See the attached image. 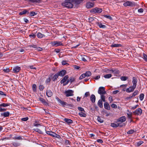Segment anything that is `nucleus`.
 <instances>
[{"mask_svg":"<svg viewBox=\"0 0 147 147\" xmlns=\"http://www.w3.org/2000/svg\"><path fill=\"white\" fill-rule=\"evenodd\" d=\"M76 0H65V1L61 3L62 5L65 7L71 8L73 7V3H75Z\"/></svg>","mask_w":147,"mask_h":147,"instance_id":"nucleus-1","label":"nucleus"},{"mask_svg":"<svg viewBox=\"0 0 147 147\" xmlns=\"http://www.w3.org/2000/svg\"><path fill=\"white\" fill-rule=\"evenodd\" d=\"M51 45L53 47H57L60 46H63V43L60 41H51L50 42Z\"/></svg>","mask_w":147,"mask_h":147,"instance_id":"nucleus-2","label":"nucleus"},{"mask_svg":"<svg viewBox=\"0 0 147 147\" xmlns=\"http://www.w3.org/2000/svg\"><path fill=\"white\" fill-rule=\"evenodd\" d=\"M102 11V10L101 8L95 7L93 8L91 10V12L93 13H100Z\"/></svg>","mask_w":147,"mask_h":147,"instance_id":"nucleus-3","label":"nucleus"},{"mask_svg":"<svg viewBox=\"0 0 147 147\" xmlns=\"http://www.w3.org/2000/svg\"><path fill=\"white\" fill-rule=\"evenodd\" d=\"M98 92L100 95L105 94L106 93V91L105 90V88L103 87H100L98 88Z\"/></svg>","mask_w":147,"mask_h":147,"instance_id":"nucleus-4","label":"nucleus"},{"mask_svg":"<svg viewBox=\"0 0 147 147\" xmlns=\"http://www.w3.org/2000/svg\"><path fill=\"white\" fill-rule=\"evenodd\" d=\"M123 5L125 7L127 6H135L136 5L135 3H132L131 1H127L126 2L124 3Z\"/></svg>","mask_w":147,"mask_h":147,"instance_id":"nucleus-5","label":"nucleus"},{"mask_svg":"<svg viewBox=\"0 0 147 147\" xmlns=\"http://www.w3.org/2000/svg\"><path fill=\"white\" fill-rule=\"evenodd\" d=\"M73 93L74 91L73 90H68L65 91V93L66 94V96L67 97H68L73 96L74 95Z\"/></svg>","mask_w":147,"mask_h":147,"instance_id":"nucleus-6","label":"nucleus"},{"mask_svg":"<svg viewBox=\"0 0 147 147\" xmlns=\"http://www.w3.org/2000/svg\"><path fill=\"white\" fill-rule=\"evenodd\" d=\"M46 132L47 134L53 137L59 138L60 136L59 135H57L52 131H47Z\"/></svg>","mask_w":147,"mask_h":147,"instance_id":"nucleus-7","label":"nucleus"},{"mask_svg":"<svg viewBox=\"0 0 147 147\" xmlns=\"http://www.w3.org/2000/svg\"><path fill=\"white\" fill-rule=\"evenodd\" d=\"M57 100L58 102L59 103H60V104L62 106L64 107H67V105H68V104L66 102H65L63 100H61L59 98H58V99Z\"/></svg>","mask_w":147,"mask_h":147,"instance_id":"nucleus-8","label":"nucleus"},{"mask_svg":"<svg viewBox=\"0 0 147 147\" xmlns=\"http://www.w3.org/2000/svg\"><path fill=\"white\" fill-rule=\"evenodd\" d=\"M136 88L132 86H131L129 87L126 89V91L128 93L131 92H133L134 90V89H135Z\"/></svg>","mask_w":147,"mask_h":147,"instance_id":"nucleus-9","label":"nucleus"},{"mask_svg":"<svg viewBox=\"0 0 147 147\" xmlns=\"http://www.w3.org/2000/svg\"><path fill=\"white\" fill-rule=\"evenodd\" d=\"M66 71L65 70H62L58 72L57 74L59 76H63L66 74Z\"/></svg>","mask_w":147,"mask_h":147,"instance_id":"nucleus-10","label":"nucleus"},{"mask_svg":"<svg viewBox=\"0 0 147 147\" xmlns=\"http://www.w3.org/2000/svg\"><path fill=\"white\" fill-rule=\"evenodd\" d=\"M126 121V117L125 116H123L117 119V122H120L121 123L124 122Z\"/></svg>","mask_w":147,"mask_h":147,"instance_id":"nucleus-11","label":"nucleus"},{"mask_svg":"<svg viewBox=\"0 0 147 147\" xmlns=\"http://www.w3.org/2000/svg\"><path fill=\"white\" fill-rule=\"evenodd\" d=\"M132 79L133 86L136 88L138 81L136 77H134Z\"/></svg>","mask_w":147,"mask_h":147,"instance_id":"nucleus-12","label":"nucleus"},{"mask_svg":"<svg viewBox=\"0 0 147 147\" xmlns=\"http://www.w3.org/2000/svg\"><path fill=\"white\" fill-rule=\"evenodd\" d=\"M68 78L69 76L68 75H66L60 81L61 83L62 84L63 83L64 84V83H65Z\"/></svg>","mask_w":147,"mask_h":147,"instance_id":"nucleus-13","label":"nucleus"},{"mask_svg":"<svg viewBox=\"0 0 147 147\" xmlns=\"http://www.w3.org/2000/svg\"><path fill=\"white\" fill-rule=\"evenodd\" d=\"M63 120L68 125H69L70 124L72 123L73 122V121L72 120L66 118H64Z\"/></svg>","mask_w":147,"mask_h":147,"instance_id":"nucleus-14","label":"nucleus"},{"mask_svg":"<svg viewBox=\"0 0 147 147\" xmlns=\"http://www.w3.org/2000/svg\"><path fill=\"white\" fill-rule=\"evenodd\" d=\"M96 23L100 28H106V26L105 25L102 24V23L100 22H96Z\"/></svg>","mask_w":147,"mask_h":147,"instance_id":"nucleus-15","label":"nucleus"},{"mask_svg":"<svg viewBox=\"0 0 147 147\" xmlns=\"http://www.w3.org/2000/svg\"><path fill=\"white\" fill-rule=\"evenodd\" d=\"M94 6V4L92 2H88L87 3L86 7L88 8H90Z\"/></svg>","mask_w":147,"mask_h":147,"instance_id":"nucleus-16","label":"nucleus"},{"mask_svg":"<svg viewBox=\"0 0 147 147\" xmlns=\"http://www.w3.org/2000/svg\"><path fill=\"white\" fill-rule=\"evenodd\" d=\"M9 106V104L8 103H2L1 104V110H5L7 109H2L1 108V107H7Z\"/></svg>","mask_w":147,"mask_h":147,"instance_id":"nucleus-17","label":"nucleus"},{"mask_svg":"<svg viewBox=\"0 0 147 147\" xmlns=\"http://www.w3.org/2000/svg\"><path fill=\"white\" fill-rule=\"evenodd\" d=\"M20 69V67L19 66H16L13 69V71L14 73H17L18 72Z\"/></svg>","mask_w":147,"mask_h":147,"instance_id":"nucleus-18","label":"nucleus"},{"mask_svg":"<svg viewBox=\"0 0 147 147\" xmlns=\"http://www.w3.org/2000/svg\"><path fill=\"white\" fill-rule=\"evenodd\" d=\"M110 71H111L114 74H119L120 73L119 71L116 69H112L110 70Z\"/></svg>","mask_w":147,"mask_h":147,"instance_id":"nucleus-19","label":"nucleus"},{"mask_svg":"<svg viewBox=\"0 0 147 147\" xmlns=\"http://www.w3.org/2000/svg\"><path fill=\"white\" fill-rule=\"evenodd\" d=\"M46 95L48 97L52 96L53 94V93L50 90H48L46 92Z\"/></svg>","mask_w":147,"mask_h":147,"instance_id":"nucleus-20","label":"nucleus"},{"mask_svg":"<svg viewBox=\"0 0 147 147\" xmlns=\"http://www.w3.org/2000/svg\"><path fill=\"white\" fill-rule=\"evenodd\" d=\"M39 100L44 105H48V103L45 101V100L43 98H40Z\"/></svg>","mask_w":147,"mask_h":147,"instance_id":"nucleus-21","label":"nucleus"},{"mask_svg":"<svg viewBox=\"0 0 147 147\" xmlns=\"http://www.w3.org/2000/svg\"><path fill=\"white\" fill-rule=\"evenodd\" d=\"M90 99L91 101L92 102V103H94L96 100V97L93 94H92L90 97Z\"/></svg>","mask_w":147,"mask_h":147,"instance_id":"nucleus-22","label":"nucleus"},{"mask_svg":"<svg viewBox=\"0 0 147 147\" xmlns=\"http://www.w3.org/2000/svg\"><path fill=\"white\" fill-rule=\"evenodd\" d=\"M79 115L80 117H85L86 116V114L85 113V111H81L79 113Z\"/></svg>","mask_w":147,"mask_h":147,"instance_id":"nucleus-23","label":"nucleus"},{"mask_svg":"<svg viewBox=\"0 0 147 147\" xmlns=\"http://www.w3.org/2000/svg\"><path fill=\"white\" fill-rule=\"evenodd\" d=\"M26 13H29V11H27L26 9H24L23 10L19 13V14L21 15H25Z\"/></svg>","mask_w":147,"mask_h":147,"instance_id":"nucleus-24","label":"nucleus"},{"mask_svg":"<svg viewBox=\"0 0 147 147\" xmlns=\"http://www.w3.org/2000/svg\"><path fill=\"white\" fill-rule=\"evenodd\" d=\"M37 36L38 38H42L43 37H45V35L41 34L40 32H38L37 34Z\"/></svg>","mask_w":147,"mask_h":147,"instance_id":"nucleus-25","label":"nucleus"},{"mask_svg":"<svg viewBox=\"0 0 147 147\" xmlns=\"http://www.w3.org/2000/svg\"><path fill=\"white\" fill-rule=\"evenodd\" d=\"M104 106L105 108L108 110L109 109L110 107L108 103L107 102H105L104 104Z\"/></svg>","mask_w":147,"mask_h":147,"instance_id":"nucleus-26","label":"nucleus"},{"mask_svg":"<svg viewBox=\"0 0 147 147\" xmlns=\"http://www.w3.org/2000/svg\"><path fill=\"white\" fill-rule=\"evenodd\" d=\"M97 104L98 106L100 108H102L103 107V105L102 100H101L100 99L99 100Z\"/></svg>","mask_w":147,"mask_h":147,"instance_id":"nucleus-27","label":"nucleus"},{"mask_svg":"<svg viewBox=\"0 0 147 147\" xmlns=\"http://www.w3.org/2000/svg\"><path fill=\"white\" fill-rule=\"evenodd\" d=\"M85 77H89L92 74L90 71H88L86 72L85 73H84Z\"/></svg>","mask_w":147,"mask_h":147,"instance_id":"nucleus-28","label":"nucleus"},{"mask_svg":"<svg viewBox=\"0 0 147 147\" xmlns=\"http://www.w3.org/2000/svg\"><path fill=\"white\" fill-rule=\"evenodd\" d=\"M9 113L8 112H4L1 114V115L2 116H3L5 117H7L9 116Z\"/></svg>","mask_w":147,"mask_h":147,"instance_id":"nucleus-29","label":"nucleus"},{"mask_svg":"<svg viewBox=\"0 0 147 147\" xmlns=\"http://www.w3.org/2000/svg\"><path fill=\"white\" fill-rule=\"evenodd\" d=\"M59 77L57 73L55 74L53 77L52 80L53 81H56Z\"/></svg>","mask_w":147,"mask_h":147,"instance_id":"nucleus-30","label":"nucleus"},{"mask_svg":"<svg viewBox=\"0 0 147 147\" xmlns=\"http://www.w3.org/2000/svg\"><path fill=\"white\" fill-rule=\"evenodd\" d=\"M80 60L84 62H86V61H87V60L85 58V57H86V56H85L84 55H80Z\"/></svg>","mask_w":147,"mask_h":147,"instance_id":"nucleus-31","label":"nucleus"},{"mask_svg":"<svg viewBox=\"0 0 147 147\" xmlns=\"http://www.w3.org/2000/svg\"><path fill=\"white\" fill-rule=\"evenodd\" d=\"M24 137L22 136H16L13 138V139L14 140H22L23 139V138Z\"/></svg>","mask_w":147,"mask_h":147,"instance_id":"nucleus-32","label":"nucleus"},{"mask_svg":"<svg viewBox=\"0 0 147 147\" xmlns=\"http://www.w3.org/2000/svg\"><path fill=\"white\" fill-rule=\"evenodd\" d=\"M121 45L120 44H112L111 45V47H121Z\"/></svg>","mask_w":147,"mask_h":147,"instance_id":"nucleus-33","label":"nucleus"},{"mask_svg":"<svg viewBox=\"0 0 147 147\" xmlns=\"http://www.w3.org/2000/svg\"><path fill=\"white\" fill-rule=\"evenodd\" d=\"M142 111H134L133 113L135 115H140L141 114Z\"/></svg>","mask_w":147,"mask_h":147,"instance_id":"nucleus-34","label":"nucleus"},{"mask_svg":"<svg viewBox=\"0 0 147 147\" xmlns=\"http://www.w3.org/2000/svg\"><path fill=\"white\" fill-rule=\"evenodd\" d=\"M119 126V123H117L115 124L114 123H111V126L114 127H117Z\"/></svg>","mask_w":147,"mask_h":147,"instance_id":"nucleus-35","label":"nucleus"},{"mask_svg":"<svg viewBox=\"0 0 147 147\" xmlns=\"http://www.w3.org/2000/svg\"><path fill=\"white\" fill-rule=\"evenodd\" d=\"M112 76L111 74H106L104 76V77L106 79H109L111 78Z\"/></svg>","mask_w":147,"mask_h":147,"instance_id":"nucleus-36","label":"nucleus"},{"mask_svg":"<svg viewBox=\"0 0 147 147\" xmlns=\"http://www.w3.org/2000/svg\"><path fill=\"white\" fill-rule=\"evenodd\" d=\"M128 78V77L122 76L120 78V79L122 81H125Z\"/></svg>","mask_w":147,"mask_h":147,"instance_id":"nucleus-37","label":"nucleus"},{"mask_svg":"<svg viewBox=\"0 0 147 147\" xmlns=\"http://www.w3.org/2000/svg\"><path fill=\"white\" fill-rule=\"evenodd\" d=\"M102 16L104 17L107 19H109L111 20H113L112 18L110 16L104 15Z\"/></svg>","mask_w":147,"mask_h":147,"instance_id":"nucleus-38","label":"nucleus"},{"mask_svg":"<svg viewBox=\"0 0 147 147\" xmlns=\"http://www.w3.org/2000/svg\"><path fill=\"white\" fill-rule=\"evenodd\" d=\"M6 96V94L5 93L1 91V97H2L4 98Z\"/></svg>","mask_w":147,"mask_h":147,"instance_id":"nucleus-39","label":"nucleus"},{"mask_svg":"<svg viewBox=\"0 0 147 147\" xmlns=\"http://www.w3.org/2000/svg\"><path fill=\"white\" fill-rule=\"evenodd\" d=\"M105 94H102L100 95L101 99V100H102V101L103 102L105 101Z\"/></svg>","mask_w":147,"mask_h":147,"instance_id":"nucleus-40","label":"nucleus"},{"mask_svg":"<svg viewBox=\"0 0 147 147\" xmlns=\"http://www.w3.org/2000/svg\"><path fill=\"white\" fill-rule=\"evenodd\" d=\"M67 108H70V109H74V105L71 104H68V105H67Z\"/></svg>","mask_w":147,"mask_h":147,"instance_id":"nucleus-41","label":"nucleus"},{"mask_svg":"<svg viewBox=\"0 0 147 147\" xmlns=\"http://www.w3.org/2000/svg\"><path fill=\"white\" fill-rule=\"evenodd\" d=\"M144 94L143 93L141 94L139 96L140 99V100L142 101L144 99Z\"/></svg>","mask_w":147,"mask_h":147,"instance_id":"nucleus-42","label":"nucleus"},{"mask_svg":"<svg viewBox=\"0 0 147 147\" xmlns=\"http://www.w3.org/2000/svg\"><path fill=\"white\" fill-rule=\"evenodd\" d=\"M101 113L103 114V115H105L106 116L108 117L110 113H107V111H102Z\"/></svg>","mask_w":147,"mask_h":147,"instance_id":"nucleus-43","label":"nucleus"},{"mask_svg":"<svg viewBox=\"0 0 147 147\" xmlns=\"http://www.w3.org/2000/svg\"><path fill=\"white\" fill-rule=\"evenodd\" d=\"M32 88L34 92H35L36 90V85L35 84H33L32 86Z\"/></svg>","mask_w":147,"mask_h":147,"instance_id":"nucleus-44","label":"nucleus"},{"mask_svg":"<svg viewBox=\"0 0 147 147\" xmlns=\"http://www.w3.org/2000/svg\"><path fill=\"white\" fill-rule=\"evenodd\" d=\"M98 121L100 123H102L104 122V120L101 119L99 116H98L97 118Z\"/></svg>","mask_w":147,"mask_h":147,"instance_id":"nucleus-45","label":"nucleus"},{"mask_svg":"<svg viewBox=\"0 0 147 147\" xmlns=\"http://www.w3.org/2000/svg\"><path fill=\"white\" fill-rule=\"evenodd\" d=\"M12 144L15 147H17L20 145V144L19 143L16 142H13L12 143Z\"/></svg>","mask_w":147,"mask_h":147,"instance_id":"nucleus-46","label":"nucleus"},{"mask_svg":"<svg viewBox=\"0 0 147 147\" xmlns=\"http://www.w3.org/2000/svg\"><path fill=\"white\" fill-rule=\"evenodd\" d=\"M138 93V91L137 90L135 91L132 94V95L133 97L137 95Z\"/></svg>","mask_w":147,"mask_h":147,"instance_id":"nucleus-47","label":"nucleus"},{"mask_svg":"<svg viewBox=\"0 0 147 147\" xmlns=\"http://www.w3.org/2000/svg\"><path fill=\"white\" fill-rule=\"evenodd\" d=\"M85 77H86L85 76L84 74H83L80 76V77L79 78V79L80 80H81L83 79V78H85Z\"/></svg>","mask_w":147,"mask_h":147,"instance_id":"nucleus-48","label":"nucleus"},{"mask_svg":"<svg viewBox=\"0 0 147 147\" xmlns=\"http://www.w3.org/2000/svg\"><path fill=\"white\" fill-rule=\"evenodd\" d=\"M70 82L71 83L74 81L75 80V79L73 77H71L69 78Z\"/></svg>","mask_w":147,"mask_h":147,"instance_id":"nucleus-49","label":"nucleus"},{"mask_svg":"<svg viewBox=\"0 0 147 147\" xmlns=\"http://www.w3.org/2000/svg\"><path fill=\"white\" fill-rule=\"evenodd\" d=\"M134 131L133 130L131 129L129 130L127 132V134H131L134 133Z\"/></svg>","mask_w":147,"mask_h":147,"instance_id":"nucleus-50","label":"nucleus"},{"mask_svg":"<svg viewBox=\"0 0 147 147\" xmlns=\"http://www.w3.org/2000/svg\"><path fill=\"white\" fill-rule=\"evenodd\" d=\"M44 86L42 85H40L39 86V89L41 91H42L44 88Z\"/></svg>","mask_w":147,"mask_h":147,"instance_id":"nucleus-51","label":"nucleus"},{"mask_svg":"<svg viewBox=\"0 0 147 147\" xmlns=\"http://www.w3.org/2000/svg\"><path fill=\"white\" fill-rule=\"evenodd\" d=\"M143 143V142L141 141H139L138 142H137L136 143V144H137V145L138 146H139L141 145Z\"/></svg>","mask_w":147,"mask_h":147,"instance_id":"nucleus-52","label":"nucleus"},{"mask_svg":"<svg viewBox=\"0 0 147 147\" xmlns=\"http://www.w3.org/2000/svg\"><path fill=\"white\" fill-rule=\"evenodd\" d=\"M69 82H70V79H69V80L67 79V81H66V82L65 83H64V84H63V86H65L67 85Z\"/></svg>","mask_w":147,"mask_h":147,"instance_id":"nucleus-53","label":"nucleus"},{"mask_svg":"<svg viewBox=\"0 0 147 147\" xmlns=\"http://www.w3.org/2000/svg\"><path fill=\"white\" fill-rule=\"evenodd\" d=\"M29 36L31 38H35L36 37V35L34 34L33 33H32L30 34L29 35Z\"/></svg>","mask_w":147,"mask_h":147,"instance_id":"nucleus-54","label":"nucleus"},{"mask_svg":"<svg viewBox=\"0 0 147 147\" xmlns=\"http://www.w3.org/2000/svg\"><path fill=\"white\" fill-rule=\"evenodd\" d=\"M143 58L144 60L147 62V55L145 54H143Z\"/></svg>","mask_w":147,"mask_h":147,"instance_id":"nucleus-55","label":"nucleus"},{"mask_svg":"<svg viewBox=\"0 0 147 147\" xmlns=\"http://www.w3.org/2000/svg\"><path fill=\"white\" fill-rule=\"evenodd\" d=\"M51 81V78L50 77L47 78L45 81V83L47 84L49 83Z\"/></svg>","mask_w":147,"mask_h":147,"instance_id":"nucleus-56","label":"nucleus"},{"mask_svg":"<svg viewBox=\"0 0 147 147\" xmlns=\"http://www.w3.org/2000/svg\"><path fill=\"white\" fill-rule=\"evenodd\" d=\"M9 68H7L6 69H3V71H4L5 72L7 73L9 71Z\"/></svg>","mask_w":147,"mask_h":147,"instance_id":"nucleus-57","label":"nucleus"},{"mask_svg":"<svg viewBox=\"0 0 147 147\" xmlns=\"http://www.w3.org/2000/svg\"><path fill=\"white\" fill-rule=\"evenodd\" d=\"M109 101L110 103H111L113 101V97L111 96H110L109 98Z\"/></svg>","mask_w":147,"mask_h":147,"instance_id":"nucleus-58","label":"nucleus"},{"mask_svg":"<svg viewBox=\"0 0 147 147\" xmlns=\"http://www.w3.org/2000/svg\"><path fill=\"white\" fill-rule=\"evenodd\" d=\"M28 119V117H26L25 118H23L21 119V120L23 121H26Z\"/></svg>","mask_w":147,"mask_h":147,"instance_id":"nucleus-59","label":"nucleus"},{"mask_svg":"<svg viewBox=\"0 0 147 147\" xmlns=\"http://www.w3.org/2000/svg\"><path fill=\"white\" fill-rule=\"evenodd\" d=\"M100 78V75L97 76L96 77H93V78L96 80H98Z\"/></svg>","mask_w":147,"mask_h":147,"instance_id":"nucleus-60","label":"nucleus"},{"mask_svg":"<svg viewBox=\"0 0 147 147\" xmlns=\"http://www.w3.org/2000/svg\"><path fill=\"white\" fill-rule=\"evenodd\" d=\"M127 117L128 118L130 119L131 120V121H132V120L131 119V116H132V115H131V114H128L127 113Z\"/></svg>","mask_w":147,"mask_h":147,"instance_id":"nucleus-61","label":"nucleus"},{"mask_svg":"<svg viewBox=\"0 0 147 147\" xmlns=\"http://www.w3.org/2000/svg\"><path fill=\"white\" fill-rule=\"evenodd\" d=\"M90 96V93L89 92H86L84 95L85 97H87L88 96Z\"/></svg>","mask_w":147,"mask_h":147,"instance_id":"nucleus-62","label":"nucleus"},{"mask_svg":"<svg viewBox=\"0 0 147 147\" xmlns=\"http://www.w3.org/2000/svg\"><path fill=\"white\" fill-rule=\"evenodd\" d=\"M111 106L112 107L115 108V109L117 108V105L114 104H112L111 105Z\"/></svg>","mask_w":147,"mask_h":147,"instance_id":"nucleus-63","label":"nucleus"},{"mask_svg":"<svg viewBox=\"0 0 147 147\" xmlns=\"http://www.w3.org/2000/svg\"><path fill=\"white\" fill-rule=\"evenodd\" d=\"M36 15V13L34 11H32L30 12V15L31 16H34Z\"/></svg>","mask_w":147,"mask_h":147,"instance_id":"nucleus-64","label":"nucleus"}]
</instances>
